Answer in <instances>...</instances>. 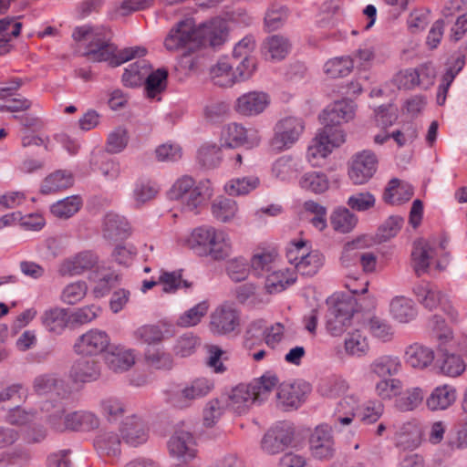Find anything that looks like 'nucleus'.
Returning <instances> with one entry per match:
<instances>
[{
    "instance_id": "1",
    "label": "nucleus",
    "mask_w": 467,
    "mask_h": 467,
    "mask_svg": "<svg viewBox=\"0 0 467 467\" xmlns=\"http://www.w3.org/2000/svg\"><path fill=\"white\" fill-rule=\"evenodd\" d=\"M225 22L214 19L196 27L194 21L187 18L177 23L164 40L165 47L170 51L187 48L190 51L200 47H221L226 40Z\"/></svg>"
},
{
    "instance_id": "2",
    "label": "nucleus",
    "mask_w": 467,
    "mask_h": 467,
    "mask_svg": "<svg viewBox=\"0 0 467 467\" xmlns=\"http://www.w3.org/2000/svg\"><path fill=\"white\" fill-rule=\"evenodd\" d=\"M102 36V28L88 25L78 26L74 29L72 37L76 41L89 40L84 56L94 62L109 61L111 67H118L135 57H142L147 50L142 47H127L115 54L116 47L108 43Z\"/></svg>"
},
{
    "instance_id": "3",
    "label": "nucleus",
    "mask_w": 467,
    "mask_h": 467,
    "mask_svg": "<svg viewBox=\"0 0 467 467\" xmlns=\"http://www.w3.org/2000/svg\"><path fill=\"white\" fill-rule=\"evenodd\" d=\"M188 246L202 256H210L215 261L227 258L232 253V241L229 234L210 225L193 229L187 238Z\"/></svg>"
},
{
    "instance_id": "4",
    "label": "nucleus",
    "mask_w": 467,
    "mask_h": 467,
    "mask_svg": "<svg viewBox=\"0 0 467 467\" xmlns=\"http://www.w3.org/2000/svg\"><path fill=\"white\" fill-rule=\"evenodd\" d=\"M50 408L56 410L48 416L47 422L50 428L57 432L90 431L99 426V419L92 411L77 410L66 413L64 406L60 403L55 405L49 401L44 403L42 410L48 411Z\"/></svg>"
},
{
    "instance_id": "5",
    "label": "nucleus",
    "mask_w": 467,
    "mask_h": 467,
    "mask_svg": "<svg viewBox=\"0 0 467 467\" xmlns=\"http://www.w3.org/2000/svg\"><path fill=\"white\" fill-rule=\"evenodd\" d=\"M447 240L439 244L435 241L420 239L414 242L411 252L413 269L418 276L425 274L431 265L439 270L444 269L449 264V254L446 252Z\"/></svg>"
},
{
    "instance_id": "6",
    "label": "nucleus",
    "mask_w": 467,
    "mask_h": 467,
    "mask_svg": "<svg viewBox=\"0 0 467 467\" xmlns=\"http://www.w3.org/2000/svg\"><path fill=\"white\" fill-rule=\"evenodd\" d=\"M430 327L433 337L438 341L440 350L445 351L441 359L439 360L441 373L449 377L460 376L465 370L464 361L459 355L447 353V347L454 343L452 330L442 317L436 315L430 320Z\"/></svg>"
},
{
    "instance_id": "7",
    "label": "nucleus",
    "mask_w": 467,
    "mask_h": 467,
    "mask_svg": "<svg viewBox=\"0 0 467 467\" xmlns=\"http://www.w3.org/2000/svg\"><path fill=\"white\" fill-rule=\"evenodd\" d=\"M169 194L171 199L180 200L188 211H194L207 202L213 190L209 181L195 184L192 177L184 176L176 181Z\"/></svg>"
},
{
    "instance_id": "8",
    "label": "nucleus",
    "mask_w": 467,
    "mask_h": 467,
    "mask_svg": "<svg viewBox=\"0 0 467 467\" xmlns=\"http://www.w3.org/2000/svg\"><path fill=\"white\" fill-rule=\"evenodd\" d=\"M361 299L351 296L337 298L327 315V330L334 337L342 335L351 325L356 312L362 310Z\"/></svg>"
},
{
    "instance_id": "9",
    "label": "nucleus",
    "mask_w": 467,
    "mask_h": 467,
    "mask_svg": "<svg viewBox=\"0 0 467 467\" xmlns=\"http://www.w3.org/2000/svg\"><path fill=\"white\" fill-rule=\"evenodd\" d=\"M346 140V133L342 129L325 125L316 135L307 148L306 157L313 166L319 165V161L327 158L335 148Z\"/></svg>"
},
{
    "instance_id": "10",
    "label": "nucleus",
    "mask_w": 467,
    "mask_h": 467,
    "mask_svg": "<svg viewBox=\"0 0 467 467\" xmlns=\"http://www.w3.org/2000/svg\"><path fill=\"white\" fill-rule=\"evenodd\" d=\"M304 130L305 123L300 118L285 117L279 119L270 140L272 150L279 152L290 149L299 140Z\"/></svg>"
},
{
    "instance_id": "11",
    "label": "nucleus",
    "mask_w": 467,
    "mask_h": 467,
    "mask_svg": "<svg viewBox=\"0 0 467 467\" xmlns=\"http://www.w3.org/2000/svg\"><path fill=\"white\" fill-rule=\"evenodd\" d=\"M413 293L425 308L432 310L437 306L452 320L458 319V312L454 309L449 299L442 295L441 290L433 284L421 282L413 288Z\"/></svg>"
},
{
    "instance_id": "12",
    "label": "nucleus",
    "mask_w": 467,
    "mask_h": 467,
    "mask_svg": "<svg viewBox=\"0 0 467 467\" xmlns=\"http://www.w3.org/2000/svg\"><path fill=\"white\" fill-rule=\"evenodd\" d=\"M111 347L109 335L99 328H90L79 336L74 346V351L81 356H99Z\"/></svg>"
},
{
    "instance_id": "13",
    "label": "nucleus",
    "mask_w": 467,
    "mask_h": 467,
    "mask_svg": "<svg viewBox=\"0 0 467 467\" xmlns=\"http://www.w3.org/2000/svg\"><path fill=\"white\" fill-rule=\"evenodd\" d=\"M377 167L376 154L369 150H364L353 155L348 166V177L353 184H364L373 177Z\"/></svg>"
},
{
    "instance_id": "14",
    "label": "nucleus",
    "mask_w": 467,
    "mask_h": 467,
    "mask_svg": "<svg viewBox=\"0 0 467 467\" xmlns=\"http://www.w3.org/2000/svg\"><path fill=\"white\" fill-rule=\"evenodd\" d=\"M389 431L396 446L403 450L416 449L422 440V428L417 420L393 423L389 425Z\"/></svg>"
},
{
    "instance_id": "15",
    "label": "nucleus",
    "mask_w": 467,
    "mask_h": 467,
    "mask_svg": "<svg viewBox=\"0 0 467 467\" xmlns=\"http://www.w3.org/2000/svg\"><path fill=\"white\" fill-rule=\"evenodd\" d=\"M294 438V429L288 422H279L264 436L261 446L268 454H275L288 447Z\"/></svg>"
},
{
    "instance_id": "16",
    "label": "nucleus",
    "mask_w": 467,
    "mask_h": 467,
    "mask_svg": "<svg viewBox=\"0 0 467 467\" xmlns=\"http://www.w3.org/2000/svg\"><path fill=\"white\" fill-rule=\"evenodd\" d=\"M33 389L37 395L50 394L60 401L68 399L71 393L66 381L51 373L36 376L33 380Z\"/></svg>"
},
{
    "instance_id": "17",
    "label": "nucleus",
    "mask_w": 467,
    "mask_h": 467,
    "mask_svg": "<svg viewBox=\"0 0 467 467\" xmlns=\"http://www.w3.org/2000/svg\"><path fill=\"white\" fill-rule=\"evenodd\" d=\"M223 146L236 148L247 146L252 148L259 144V137L256 130H246L241 124L233 122L225 126L222 131Z\"/></svg>"
},
{
    "instance_id": "18",
    "label": "nucleus",
    "mask_w": 467,
    "mask_h": 467,
    "mask_svg": "<svg viewBox=\"0 0 467 467\" xmlns=\"http://www.w3.org/2000/svg\"><path fill=\"white\" fill-rule=\"evenodd\" d=\"M311 453L315 458L330 459L335 453V441L332 429L327 424L316 427L309 439Z\"/></svg>"
},
{
    "instance_id": "19",
    "label": "nucleus",
    "mask_w": 467,
    "mask_h": 467,
    "mask_svg": "<svg viewBox=\"0 0 467 467\" xmlns=\"http://www.w3.org/2000/svg\"><path fill=\"white\" fill-rule=\"evenodd\" d=\"M170 454L186 463L195 458L197 450L192 434L186 431H177L168 442Z\"/></svg>"
},
{
    "instance_id": "20",
    "label": "nucleus",
    "mask_w": 467,
    "mask_h": 467,
    "mask_svg": "<svg viewBox=\"0 0 467 467\" xmlns=\"http://www.w3.org/2000/svg\"><path fill=\"white\" fill-rule=\"evenodd\" d=\"M355 104L352 100L343 99L328 105L321 115L322 123L333 128H341V124L352 119L355 114Z\"/></svg>"
},
{
    "instance_id": "21",
    "label": "nucleus",
    "mask_w": 467,
    "mask_h": 467,
    "mask_svg": "<svg viewBox=\"0 0 467 467\" xmlns=\"http://www.w3.org/2000/svg\"><path fill=\"white\" fill-rule=\"evenodd\" d=\"M239 326L238 312L229 305H222L211 315L210 328L218 335L229 334Z\"/></svg>"
},
{
    "instance_id": "22",
    "label": "nucleus",
    "mask_w": 467,
    "mask_h": 467,
    "mask_svg": "<svg viewBox=\"0 0 467 467\" xmlns=\"http://www.w3.org/2000/svg\"><path fill=\"white\" fill-rule=\"evenodd\" d=\"M309 391L310 387L305 382L282 383L277 389V404L285 409L297 408Z\"/></svg>"
},
{
    "instance_id": "23",
    "label": "nucleus",
    "mask_w": 467,
    "mask_h": 467,
    "mask_svg": "<svg viewBox=\"0 0 467 467\" xmlns=\"http://www.w3.org/2000/svg\"><path fill=\"white\" fill-rule=\"evenodd\" d=\"M285 327L281 323H275L269 328L263 330L259 323H252L246 332L244 345L247 348H252L254 337L260 338L265 337V343L271 348H275L284 338Z\"/></svg>"
},
{
    "instance_id": "24",
    "label": "nucleus",
    "mask_w": 467,
    "mask_h": 467,
    "mask_svg": "<svg viewBox=\"0 0 467 467\" xmlns=\"http://www.w3.org/2000/svg\"><path fill=\"white\" fill-rule=\"evenodd\" d=\"M269 96L262 91H251L240 96L234 109L241 115L255 116L262 113L269 104Z\"/></svg>"
},
{
    "instance_id": "25",
    "label": "nucleus",
    "mask_w": 467,
    "mask_h": 467,
    "mask_svg": "<svg viewBox=\"0 0 467 467\" xmlns=\"http://www.w3.org/2000/svg\"><path fill=\"white\" fill-rule=\"evenodd\" d=\"M102 232L108 240H124L130 234V225L125 217L109 213L104 218Z\"/></svg>"
},
{
    "instance_id": "26",
    "label": "nucleus",
    "mask_w": 467,
    "mask_h": 467,
    "mask_svg": "<svg viewBox=\"0 0 467 467\" xmlns=\"http://www.w3.org/2000/svg\"><path fill=\"white\" fill-rule=\"evenodd\" d=\"M120 432L124 441L130 446L136 447L148 440L147 428L137 416L127 418L122 423Z\"/></svg>"
},
{
    "instance_id": "27",
    "label": "nucleus",
    "mask_w": 467,
    "mask_h": 467,
    "mask_svg": "<svg viewBox=\"0 0 467 467\" xmlns=\"http://www.w3.org/2000/svg\"><path fill=\"white\" fill-rule=\"evenodd\" d=\"M404 360L413 368L424 369L432 364L434 352L431 348L414 343L406 348Z\"/></svg>"
},
{
    "instance_id": "28",
    "label": "nucleus",
    "mask_w": 467,
    "mask_h": 467,
    "mask_svg": "<svg viewBox=\"0 0 467 467\" xmlns=\"http://www.w3.org/2000/svg\"><path fill=\"white\" fill-rule=\"evenodd\" d=\"M40 319L48 332L61 335L70 321V316L67 309L56 306L45 310Z\"/></svg>"
},
{
    "instance_id": "29",
    "label": "nucleus",
    "mask_w": 467,
    "mask_h": 467,
    "mask_svg": "<svg viewBox=\"0 0 467 467\" xmlns=\"http://www.w3.org/2000/svg\"><path fill=\"white\" fill-rule=\"evenodd\" d=\"M457 392L454 387L444 384L436 387L426 400L427 408L431 411L444 410L456 400Z\"/></svg>"
},
{
    "instance_id": "30",
    "label": "nucleus",
    "mask_w": 467,
    "mask_h": 467,
    "mask_svg": "<svg viewBox=\"0 0 467 467\" xmlns=\"http://www.w3.org/2000/svg\"><path fill=\"white\" fill-rule=\"evenodd\" d=\"M97 256L89 251L78 254L76 256L67 259L60 267L61 275H77L91 269L97 264Z\"/></svg>"
},
{
    "instance_id": "31",
    "label": "nucleus",
    "mask_w": 467,
    "mask_h": 467,
    "mask_svg": "<svg viewBox=\"0 0 467 467\" xmlns=\"http://www.w3.org/2000/svg\"><path fill=\"white\" fill-rule=\"evenodd\" d=\"M301 170L300 160L290 155L281 156L272 165L273 176L282 182L295 179Z\"/></svg>"
},
{
    "instance_id": "32",
    "label": "nucleus",
    "mask_w": 467,
    "mask_h": 467,
    "mask_svg": "<svg viewBox=\"0 0 467 467\" xmlns=\"http://www.w3.org/2000/svg\"><path fill=\"white\" fill-rule=\"evenodd\" d=\"M107 364L115 372H124L135 363L133 351L122 346H112L108 350Z\"/></svg>"
},
{
    "instance_id": "33",
    "label": "nucleus",
    "mask_w": 467,
    "mask_h": 467,
    "mask_svg": "<svg viewBox=\"0 0 467 467\" xmlns=\"http://www.w3.org/2000/svg\"><path fill=\"white\" fill-rule=\"evenodd\" d=\"M262 49L266 59L279 61L289 54L291 43L284 36L273 35L265 39Z\"/></svg>"
},
{
    "instance_id": "34",
    "label": "nucleus",
    "mask_w": 467,
    "mask_h": 467,
    "mask_svg": "<svg viewBox=\"0 0 467 467\" xmlns=\"http://www.w3.org/2000/svg\"><path fill=\"white\" fill-rule=\"evenodd\" d=\"M70 377L75 382H91L100 377V364L96 360L80 358L70 369Z\"/></svg>"
},
{
    "instance_id": "35",
    "label": "nucleus",
    "mask_w": 467,
    "mask_h": 467,
    "mask_svg": "<svg viewBox=\"0 0 467 467\" xmlns=\"http://www.w3.org/2000/svg\"><path fill=\"white\" fill-rule=\"evenodd\" d=\"M389 315L397 322L409 323L417 317V308L411 299L398 296L389 303Z\"/></svg>"
},
{
    "instance_id": "36",
    "label": "nucleus",
    "mask_w": 467,
    "mask_h": 467,
    "mask_svg": "<svg viewBox=\"0 0 467 467\" xmlns=\"http://www.w3.org/2000/svg\"><path fill=\"white\" fill-rule=\"evenodd\" d=\"M73 183V174L69 171L58 170L44 179L40 192L43 194L56 193L71 187Z\"/></svg>"
},
{
    "instance_id": "37",
    "label": "nucleus",
    "mask_w": 467,
    "mask_h": 467,
    "mask_svg": "<svg viewBox=\"0 0 467 467\" xmlns=\"http://www.w3.org/2000/svg\"><path fill=\"white\" fill-rule=\"evenodd\" d=\"M254 402V392L249 385L240 384L232 389L228 406L235 412L242 414Z\"/></svg>"
},
{
    "instance_id": "38",
    "label": "nucleus",
    "mask_w": 467,
    "mask_h": 467,
    "mask_svg": "<svg viewBox=\"0 0 467 467\" xmlns=\"http://www.w3.org/2000/svg\"><path fill=\"white\" fill-rule=\"evenodd\" d=\"M413 195V188L410 184L398 179H392L386 187L383 198L390 204H400L409 201Z\"/></svg>"
},
{
    "instance_id": "39",
    "label": "nucleus",
    "mask_w": 467,
    "mask_h": 467,
    "mask_svg": "<svg viewBox=\"0 0 467 467\" xmlns=\"http://www.w3.org/2000/svg\"><path fill=\"white\" fill-rule=\"evenodd\" d=\"M94 446L98 453L104 457H114L120 453V440L113 431H101L94 440Z\"/></svg>"
},
{
    "instance_id": "40",
    "label": "nucleus",
    "mask_w": 467,
    "mask_h": 467,
    "mask_svg": "<svg viewBox=\"0 0 467 467\" xmlns=\"http://www.w3.org/2000/svg\"><path fill=\"white\" fill-rule=\"evenodd\" d=\"M277 253L272 251H261L255 253L251 262V271L256 276H265L277 267Z\"/></svg>"
},
{
    "instance_id": "41",
    "label": "nucleus",
    "mask_w": 467,
    "mask_h": 467,
    "mask_svg": "<svg viewBox=\"0 0 467 467\" xmlns=\"http://www.w3.org/2000/svg\"><path fill=\"white\" fill-rule=\"evenodd\" d=\"M265 276V288L270 294L282 292L296 282L295 274L288 269L277 270L275 268Z\"/></svg>"
},
{
    "instance_id": "42",
    "label": "nucleus",
    "mask_w": 467,
    "mask_h": 467,
    "mask_svg": "<svg viewBox=\"0 0 467 467\" xmlns=\"http://www.w3.org/2000/svg\"><path fill=\"white\" fill-rule=\"evenodd\" d=\"M168 70L164 67L158 68L155 71H150L145 82V92L148 98L160 100L159 95L165 90L167 87Z\"/></svg>"
},
{
    "instance_id": "43",
    "label": "nucleus",
    "mask_w": 467,
    "mask_h": 467,
    "mask_svg": "<svg viewBox=\"0 0 467 467\" xmlns=\"http://www.w3.org/2000/svg\"><path fill=\"white\" fill-rule=\"evenodd\" d=\"M364 326L371 337L381 342H389L393 338L394 329L385 318L371 316L366 319Z\"/></svg>"
},
{
    "instance_id": "44",
    "label": "nucleus",
    "mask_w": 467,
    "mask_h": 467,
    "mask_svg": "<svg viewBox=\"0 0 467 467\" xmlns=\"http://www.w3.org/2000/svg\"><path fill=\"white\" fill-rule=\"evenodd\" d=\"M211 211L213 216L217 221L229 223L235 218L238 212V205L234 200L221 196L213 200Z\"/></svg>"
},
{
    "instance_id": "45",
    "label": "nucleus",
    "mask_w": 467,
    "mask_h": 467,
    "mask_svg": "<svg viewBox=\"0 0 467 467\" xmlns=\"http://www.w3.org/2000/svg\"><path fill=\"white\" fill-rule=\"evenodd\" d=\"M150 70V67L148 61L139 59L125 69L122 75V82L126 87L134 88L140 86L144 82Z\"/></svg>"
},
{
    "instance_id": "46",
    "label": "nucleus",
    "mask_w": 467,
    "mask_h": 467,
    "mask_svg": "<svg viewBox=\"0 0 467 467\" xmlns=\"http://www.w3.org/2000/svg\"><path fill=\"white\" fill-rule=\"evenodd\" d=\"M359 407V398L357 395H348L344 397L337 404V413L335 415V423L348 425Z\"/></svg>"
},
{
    "instance_id": "47",
    "label": "nucleus",
    "mask_w": 467,
    "mask_h": 467,
    "mask_svg": "<svg viewBox=\"0 0 467 467\" xmlns=\"http://www.w3.org/2000/svg\"><path fill=\"white\" fill-rule=\"evenodd\" d=\"M279 379L273 372L267 371L262 377L254 379L249 387L254 392L256 402H262L268 398L272 390L277 386Z\"/></svg>"
},
{
    "instance_id": "48",
    "label": "nucleus",
    "mask_w": 467,
    "mask_h": 467,
    "mask_svg": "<svg viewBox=\"0 0 467 467\" xmlns=\"http://www.w3.org/2000/svg\"><path fill=\"white\" fill-rule=\"evenodd\" d=\"M330 223L337 232L347 234L358 223V217L346 207H337L330 216Z\"/></svg>"
},
{
    "instance_id": "49",
    "label": "nucleus",
    "mask_w": 467,
    "mask_h": 467,
    "mask_svg": "<svg viewBox=\"0 0 467 467\" xmlns=\"http://www.w3.org/2000/svg\"><path fill=\"white\" fill-rule=\"evenodd\" d=\"M348 381L338 375L322 379L318 384V392L327 398H337L348 389Z\"/></svg>"
},
{
    "instance_id": "50",
    "label": "nucleus",
    "mask_w": 467,
    "mask_h": 467,
    "mask_svg": "<svg viewBox=\"0 0 467 467\" xmlns=\"http://www.w3.org/2000/svg\"><path fill=\"white\" fill-rule=\"evenodd\" d=\"M82 204V199L78 195H72L53 203L50 212L57 218L68 219L80 210Z\"/></svg>"
},
{
    "instance_id": "51",
    "label": "nucleus",
    "mask_w": 467,
    "mask_h": 467,
    "mask_svg": "<svg viewBox=\"0 0 467 467\" xmlns=\"http://www.w3.org/2000/svg\"><path fill=\"white\" fill-rule=\"evenodd\" d=\"M299 186L306 191L313 193H323L329 187L327 176L320 171H308L304 173L299 179Z\"/></svg>"
},
{
    "instance_id": "52",
    "label": "nucleus",
    "mask_w": 467,
    "mask_h": 467,
    "mask_svg": "<svg viewBox=\"0 0 467 467\" xmlns=\"http://www.w3.org/2000/svg\"><path fill=\"white\" fill-rule=\"evenodd\" d=\"M260 184V180L254 175L234 178L224 186L225 192L232 196L245 195L255 190Z\"/></svg>"
},
{
    "instance_id": "53",
    "label": "nucleus",
    "mask_w": 467,
    "mask_h": 467,
    "mask_svg": "<svg viewBox=\"0 0 467 467\" xmlns=\"http://www.w3.org/2000/svg\"><path fill=\"white\" fill-rule=\"evenodd\" d=\"M400 368V359L398 357L391 355L380 356L370 365L371 371L379 377L396 375Z\"/></svg>"
},
{
    "instance_id": "54",
    "label": "nucleus",
    "mask_w": 467,
    "mask_h": 467,
    "mask_svg": "<svg viewBox=\"0 0 467 467\" xmlns=\"http://www.w3.org/2000/svg\"><path fill=\"white\" fill-rule=\"evenodd\" d=\"M213 83L219 87H231L238 81L237 75L233 72V67L226 59H221L211 68Z\"/></svg>"
},
{
    "instance_id": "55",
    "label": "nucleus",
    "mask_w": 467,
    "mask_h": 467,
    "mask_svg": "<svg viewBox=\"0 0 467 467\" xmlns=\"http://www.w3.org/2000/svg\"><path fill=\"white\" fill-rule=\"evenodd\" d=\"M166 327L165 323L158 325H145L139 327L134 335L136 338L147 344H156L161 342L166 336L171 335L169 329H163Z\"/></svg>"
},
{
    "instance_id": "56",
    "label": "nucleus",
    "mask_w": 467,
    "mask_h": 467,
    "mask_svg": "<svg viewBox=\"0 0 467 467\" xmlns=\"http://www.w3.org/2000/svg\"><path fill=\"white\" fill-rule=\"evenodd\" d=\"M159 283L163 285L165 293H175L180 288H191L192 283L182 279V270L164 271L161 270Z\"/></svg>"
},
{
    "instance_id": "57",
    "label": "nucleus",
    "mask_w": 467,
    "mask_h": 467,
    "mask_svg": "<svg viewBox=\"0 0 467 467\" xmlns=\"http://www.w3.org/2000/svg\"><path fill=\"white\" fill-rule=\"evenodd\" d=\"M424 392L420 388L408 389L395 400V407L403 412L412 411L422 402Z\"/></svg>"
},
{
    "instance_id": "58",
    "label": "nucleus",
    "mask_w": 467,
    "mask_h": 467,
    "mask_svg": "<svg viewBox=\"0 0 467 467\" xmlns=\"http://www.w3.org/2000/svg\"><path fill=\"white\" fill-rule=\"evenodd\" d=\"M353 67L354 59L348 56L328 60L324 66V70L328 77L337 78L348 76L352 71Z\"/></svg>"
},
{
    "instance_id": "59",
    "label": "nucleus",
    "mask_w": 467,
    "mask_h": 467,
    "mask_svg": "<svg viewBox=\"0 0 467 467\" xmlns=\"http://www.w3.org/2000/svg\"><path fill=\"white\" fill-rule=\"evenodd\" d=\"M324 264V256L318 251H307L295 268L302 275H316Z\"/></svg>"
},
{
    "instance_id": "60",
    "label": "nucleus",
    "mask_w": 467,
    "mask_h": 467,
    "mask_svg": "<svg viewBox=\"0 0 467 467\" xmlns=\"http://www.w3.org/2000/svg\"><path fill=\"white\" fill-rule=\"evenodd\" d=\"M366 245L364 238H358L347 243L340 258L342 265L344 267H350L359 264L362 250L365 249Z\"/></svg>"
},
{
    "instance_id": "61",
    "label": "nucleus",
    "mask_w": 467,
    "mask_h": 467,
    "mask_svg": "<svg viewBox=\"0 0 467 467\" xmlns=\"http://www.w3.org/2000/svg\"><path fill=\"white\" fill-rule=\"evenodd\" d=\"M209 309V304L206 301H202L185 311L182 314L176 324L182 327H193L199 324L202 318L207 314Z\"/></svg>"
},
{
    "instance_id": "62",
    "label": "nucleus",
    "mask_w": 467,
    "mask_h": 467,
    "mask_svg": "<svg viewBox=\"0 0 467 467\" xmlns=\"http://www.w3.org/2000/svg\"><path fill=\"white\" fill-rule=\"evenodd\" d=\"M368 348L367 337L358 330L349 333L345 339V350L348 355L362 357L367 354Z\"/></svg>"
},
{
    "instance_id": "63",
    "label": "nucleus",
    "mask_w": 467,
    "mask_h": 467,
    "mask_svg": "<svg viewBox=\"0 0 467 467\" xmlns=\"http://www.w3.org/2000/svg\"><path fill=\"white\" fill-rule=\"evenodd\" d=\"M165 396L166 401L177 409H186L192 404L184 385L171 387L165 391Z\"/></svg>"
},
{
    "instance_id": "64",
    "label": "nucleus",
    "mask_w": 467,
    "mask_h": 467,
    "mask_svg": "<svg viewBox=\"0 0 467 467\" xmlns=\"http://www.w3.org/2000/svg\"><path fill=\"white\" fill-rule=\"evenodd\" d=\"M159 190L155 183L150 181H138L133 190V198L137 205H142L152 200Z\"/></svg>"
}]
</instances>
